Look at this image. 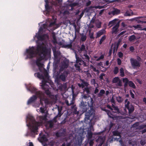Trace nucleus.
<instances>
[{"instance_id":"25","label":"nucleus","mask_w":146,"mask_h":146,"mask_svg":"<svg viewBox=\"0 0 146 146\" xmlns=\"http://www.w3.org/2000/svg\"><path fill=\"white\" fill-rule=\"evenodd\" d=\"M87 52H84L83 55V57H82V58L85 61L88 62L90 59V58L89 56L87 54Z\"/></svg>"},{"instance_id":"63","label":"nucleus","mask_w":146,"mask_h":146,"mask_svg":"<svg viewBox=\"0 0 146 146\" xmlns=\"http://www.w3.org/2000/svg\"><path fill=\"white\" fill-rule=\"evenodd\" d=\"M105 76V74L104 73H102L99 76V78L101 80L103 79V76Z\"/></svg>"},{"instance_id":"6","label":"nucleus","mask_w":146,"mask_h":146,"mask_svg":"<svg viewBox=\"0 0 146 146\" xmlns=\"http://www.w3.org/2000/svg\"><path fill=\"white\" fill-rule=\"evenodd\" d=\"M47 81H45L44 83L43 82L41 85L42 89L45 91V93L46 95L50 98L54 99V96L52 94L49 90V86L46 84Z\"/></svg>"},{"instance_id":"5","label":"nucleus","mask_w":146,"mask_h":146,"mask_svg":"<svg viewBox=\"0 0 146 146\" xmlns=\"http://www.w3.org/2000/svg\"><path fill=\"white\" fill-rule=\"evenodd\" d=\"M44 1L45 2V12H46L47 14H49L53 6H57L58 3L60 2H58L57 0H55V1H52L49 2L48 0H45Z\"/></svg>"},{"instance_id":"38","label":"nucleus","mask_w":146,"mask_h":146,"mask_svg":"<svg viewBox=\"0 0 146 146\" xmlns=\"http://www.w3.org/2000/svg\"><path fill=\"white\" fill-rule=\"evenodd\" d=\"M125 82L124 84V87H126L127 86L128 84V82L129 81L128 78H126L123 79V82H125Z\"/></svg>"},{"instance_id":"49","label":"nucleus","mask_w":146,"mask_h":146,"mask_svg":"<svg viewBox=\"0 0 146 146\" xmlns=\"http://www.w3.org/2000/svg\"><path fill=\"white\" fill-rule=\"evenodd\" d=\"M119 72L118 68L117 66H115L114 67L113 72L114 74H116Z\"/></svg>"},{"instance_id":"46","label":"nucleus","mask_w":146,"mask_h":146,"mask_svg":"<svg viewBox=\"0 0 146 146\" xmlns=\"http://www.w3.org/2000/svg\"><path fill=\"white\" fill-rule=\"evenodd\" d=\"M119 71L120 74V76L122 77L124 76L125 74L123 68H121L120 69Z\"/></svg>"},{"instance_id":"11","label":"nucleus","mask_w":146,"mask_h":146,"mask_svg":"<svg viewBox=\"0 0 146 146\" xmlns=\"http://www.w3.org/2000/svg\"><path fill=\"white\" fill-rule=\"evenodd\" d=\"M130 61L131 65L134 68L136 67H139L141 66V62L137 61L136 59L131 58L130 59Z\"/></svg>"},{"instance_id":"41","label":"nucleus","mask_w":146,"mask_h":146,"mask_svg":"<svg viewBox=\"0 0 146 146\" xmlns=\"http://www.w3.org/2000/svg\"><path fill=\"white\" fill-rule=\"evenodd\" d=\"M37 39L38 40H42L44 39V36L43 35H40L39 34H38L36 36Z\"/></svg>"},{"instance_id":"44","label":"nucleus","mask_w":146,"mask_h":146,"mask_svg":"<svg viewBox=\"0 0 146 146\" xmlns=\"http://www.w3.org/2000/svg\"><path fill=\"white\" fill-rule=\"evenodd\" d=\"M42 93L44 94L43 96H42L40 98H39L40 99V104L42 105L43 106V101H44V93L42 92Z\"/></svg>"},{"instance_id":"28","label":"nucleus","mask_w":146,"mask_h":146,"mask_svg":"<svg viewBox=\"0 0 146 146\" xmlns=\"http://www.w3.org/2000/svg\"><path fill=\"white\" fill-rule=\"evenodd\" d=\"M90 101H88V106L89 107H93L94 102L93 98L90 97Z\"/></svg>"},{"instance_id":"34","label":"nucleus","mask_w":146,"mask_h":146,"mask_svg":"<svg viewBox=\"0 0 146 146\" xmlns=\"http://www.w3.org/2000/svg\"><path fill=\"white\" fill-rule=\"evenodd\" d=\"M116 21L115 20H113L110 21L108 23V26H110V27H112L116 24Z\"/></svg>"},{"instance_id":"60","label":"nucleus","mask_w":146,"mask_h":146,"mask_svg":"<svg viewBox=\"0 0 146 146\" xmlns=\"http://www.w3.org/2000/svg\"><path fill=\"white\" fill-rule=\"evenodd\" d=\"M117 83V86H119L121 87L122 86V81L121 80H119Z\"/></svg>"},{"instance_id":"21","label":"nucleus","mask_w":146,"mask_h":146,"mask_svg":"<svg viewBox=\"0 0 146 146\" xmlns=\"http://www.w3.org/2000/svg\"><path fill=\"white\" fill-rule=\"evenodd\" d=\"M106 32L105 29H103L99 31L96 33V38H99L102 35L106 34Z\"/></svg>"},{"instance_id":"3","label":"nucleus","mask_w":146,"mask_h":146,"mask_svg":"<svg viewBox=\"0 0 146 146\" xmlns=\"http://www.w3.org/2000/svg\"><path fill=\"white\" fill-rule=\"evenodd\" d=\"M28 90L32 93L35 94V95H33L28 100L27 102V105H29L32 103L35 102L38 98H40L43 96L44 94L42 93V92L40 90L37 91V89L33 86H30L28 88Z\"/></svg>"},{"instance_id":"62","label":"nucleus","mask_w":146,"mask_h":146,"mask_svg":"<svg viewBox=\"0 0 146 146\" xmlns=\"http://www.w3.org/2000/svg\"><path fill=\"white\" fill-rule=\"evenodd\" d=\"M91 84L92 85H95L96 84V81L94 79H92L90 80Z\"/></svg>"},{"instance_id":"56","label":"nucleus","mask_w":146,"mask_h":146,"mask_svg":"<svg viewBox=\"0 0 146 146\" xmlns=\"http://www.w3.org/2000/svg\"><path fill=\"white\" fill-rule=\"evenodd\" d=\"M99 91V90L98 89V87H97L95 88L94 92V94H96Z\"/></svg>"},{"instance_id":"32","label":"nucleus","mask_w":146,"mask_h":146,"mask_svg":"<svg viewBox=\"0 0 146 146\" xmlns=\"http://www.w3.org/2000/svg\"><path fill=\"white\" fill-rule=\"evenodd\" d=\"M105 93V92L104 90L102 89L100 91L99 93L98 94L97 96L98 97H102L103 95Z\"/></svg>"},{"instance_id":"19","label":"nucleus","mask_w":146,"mask_h":146,"mask_svg":"<svg viewBox=\"0 0 146 146\" xmlns=\"http://www.w3.org/2000/svg\"><path fill=\"white\" fill-rule=\"evenodd\" d=\"M38 139L40 142L43 143H45L48 141L46 135H43L41 137H39Z\"/></svg>"},{"instance_id":"16","label":"nucleus","mask_w":146,"mask_h":146,"mask_svg":"<svg viewBox=\"0 0 146 146\" xmlns=\"http://www.w3.org/2000/svg\"><path fill=\"white\" fill-rule=\"evenodd\" d=\"M105 138L102 136H99L96 140V141L99 143L98 146H102L104 142Z\"/></svg>"},{"instance_id":"20","label":"nucleus","mask_w":146,"mask_h":146,"mask_svg":"<svg viewBox=\"0 0 146 146\" xmlns=\"http://www.w3.org/2000/svg\"><path fill=\"white\" fill-rule=\"evenodd\" d=\"M120 0H113L112 1H110L109 0H100V3L103 4H106V3H112L113 2H119Z\"/></svg>"},{"instance_id":"52","label":"nucleus","mask_w":146,"mask_h":146,"mask_svg":"<svg viewBox=\"0 0 146 146\" xmlns=\"http://www.w3.org/2000/svg\"><path fill=\"white\" fill-rule=\"evenodd\" d=\"M43 99L44 101L46 104L47 105L49 104V101L47 99L45 98L44 97Z\"/></svg>"},{"instance_id":"58","label":"nucleus","mask_w":146,"mask_h":146,"mask_svg":"<svg viewBox=\"0 0 146 146\" xmlns=\"http://www.w3.org/2000/svg\"><path fill=\"white\" fill-rule=\"evenodd\" d=\"M47 116L46 115H44V116H40V118L43 120H45L46 119Z\"/></svg>"},{"instance_id":"57","label":"nucleus","mask_w":146,"mask_h":146,"mask_svg":"<svg viewBox=\"0 0 146 146\" xmlns=\"http://www.w3.org/2000/svg\"><path fill=\"white\" fill-rule=\"evenodd\" d=\"M114 125H115L114 123H113L111 122L110 123L109 126V131H110L112 127Z\"/></svg>"},{"instance_id":"51","label":"nucleus","mask_w":146,"mask_h":146,"mask_svg":"<svg viewBox=\"0 0 146 146\" xmlns=\"http://www.w3.org/2000/svg\"><path fill=\"white\" fill-rule=\"evenodd\" d=\"M146 127V125L144 124L140 125L138 126V129H143L144 128Z\"/></svg>"},{"instance_id":"61","label":"nucleus","mask_w":146,"mask_h":146,"mask_svg":"<svg viewBox=\"0 0 146 146\" xmlns=\"http://www.w3.org/2000/svg\"><path fill=\"white\" fill-rule=\"evenodd\" d=\"M118 55L119 58H121L123 56V54L122 52H120L118 53Z\"/></svg>"},{"instance_id":"59","label":"nucleus","mask_w":146,"mask_h":146,"mask_svg":"<svg viewBox=\"0 0 146 146\" xmlns=\"http://www.w3.org/2000/svg\"><path fill=\"white\" fill-rule=\"evenodd\" d=\"M89 37L91 39H94V33H90L89 34Z\"/></svg>"},{"instance_id":"54","label":"nucleus","mask_w":146,"mask_h":146,"mask_svg":"<svg viewBox=\"0 0 146 146\" xmlns=\"http://www.w3.org/2000/svg\"><path fill=\"white\" fill-rule=\"evenodd\" d=\"M139 122H136L135 123H134V124H133L132 125V126L133 127L136 128L137 127H138L139 126Z\"/></svg>"},{"instance_id":"2","label":"nucleus","mask_w":146,"mask_h":146,"mask_svg":"<svg viewBox=\"0 0 146 146\" xmlns=\"http://www.w3.org/2000/svg\"><path fill=\"white\" fill-rule=\"evenodd\" d=\"M29 119V124L27 125L30 130V134L31 136L35 137V135L38 134V127L42 126V123L40 122L36 121L33 116H30Z\"/></svg>"},{"instance_id":"43","label":"nucleus","mask_w":146,"mask_h":146,"mask_svg":"<svg viewBox=\"0 0 146 146\" xmlns=\"http://www.w3.org/2000/svg\"><path fill=\"white\" fill-rule=\"evenodd\" d=\"M87 94H83L81 96V98L83 100V99L86 100L90 97Z\"/></svg>"},{"instance_id":"50","label":"nucleus","mask_w":146,"mask_h":146,"mask_svg":"<svg viewBox=\"0 0 146 146\" xmlns=\"http://www.w3.org/2000/svg\"><path fill=\"white\" fill-rule=\"evenodd\" d=\"M66 105L68 106H69L72 105H73L74 104V102L72 100L71 101V102L70 103H69V102L68 100H66Z\"/></svg>"},{"instance_id":"9","label":"nucleus","mask_w":146,"mask_h":146,"mask_svg":"<svg viewBox=\"0 0 146 146\" xmlns=\"http://www.w3.org/2000/svg\"><path fill=\"white\" fill-rule=\"evenodd\" d=\"M43 55V54H42ZM42 55L39 56L40 57L38 58L36 61V65L38 67L39 70L41 71V69L42 68H43L44 66V65L43 64L41 63L40 62L45 57L43 56V57L41 56Z\"/></svg>"},{"instance_id":"55","label":"nucleus","mask_w":146,"mask_h":146,"mask_svg":"<svg viewBox=\"0 0 146 146\" xmlns=\"http://www.w3.org/2000/svg\"><path fill=\"white\" fill-rule=\"evenodd\" d=\"M74 27L75 28V37H76V33L77 32L78 33H79L80 31V29H77L76 28V25H74Z\"/></svg>"},{"instance_id":"31","label":"nucleus","mask_w":146,"mask_h":146,"mask_svg":"<svg viewBox=\"0 0 146 146\" xmlns=\"http://www.w3.org/2000/svg\"><path fill=\"white\" fill-rule=\"evenodd\" d=\"M46 125L48 126L49 128H52L54 124L53 122L50 120L48 121Z\"/></svg>"},{"instance_id":"45","label":"nucleus","mask_w":146,"mask_h":146,"mask_svg":"<svg viewBox=\"0 0 146 146\" xmlns=\"http://www.w3.org/2000/svg\"><path fill=\"white\" fill-rule=\"evenodd\" d=\"M106 38V36L105 35H104L103 36L102 38H101L100 41H99V44L100 45L104 41Z\"/></svg>"},{"instance_id":"12","label":"nucleus","mask_w":146,"mask_h":146,"mask_svg":"<svg viewBox=\"0 0 146 146\" xmlns=\"http://www.w3.org/2000/svg\"><path fill=\"white\" fill-rule=\"evenodd\" d=\"M125 107L128 110V113L129 114L132 113L134 110V108L133 105H130V102L128 101L126 104H125Z\"/></svg>"},{"instance_id":"42","label":"nucleus","mask_w":146,"mask_h":146,"mask_svg":"<svg viewBox=\"0 0 146 146\" xmlns=\"http://www.w3.org/2000/svg\"><path fill=\"white\" fill-rule=\"evenodd\" d=\"M113 136H119V138H120L121 137L120 133L117 131H113Z\"/></svg>"},{"instance_id":"24","label":"nucleus","mask_w":146,"mask_h":146,"mask_svg":"<svg viewBox=\"0 0 146 146\" xmlns=\"http://www.w3.org/2000/svg\"><path fill=\"white\" fill-rule=\"evenodd\" d=\"M69 65V60H64L63 62L62 65V67H63L65 68H67Z\"/></svg>"},{"instance_id":"29","label":"nucleus","mask_w":146,"mask_h":146,"mask_svg":"<svg viewBox=\"0 0 146 146\" xmlns=\"http://www.w3.org/2000/svg\"><path fill=\"white\" fill-rule=\"evenodd\" d=\"M72 42H70L69 44H64L63 45L62 47L65 48H72Z\"/></svg>"},{"instance_id":"8","label":"nucleus","mask_w":146,"mask_h":146,"mask_svg":"<svg viewBox=\"0 0 146 146\" xmlns=\"http://www.w3.org/2000/svg\"><path fill=\"white\" fill-rule=\"evenodd\" d=\"M43 55V54H42ZM42 55L39 56L40 57L38 58L36 61V65L38 67L39 70L41 71V69L42 68H43L44 66V65L43 64L41 63L40 62L45 57L43 56V57L41 56Z\"/></svg>"},{"instance_id":"10","label":"nucleus","mask_w":146,"mask_h":146,"mask_svg":"<svg viewBox=\"0 0 146 146\" xmlns=\"http://www.w3.org/2000/svg\"><path fill=\"white\" fill-rule=\"evenodd\" d=\"M43 55V54H42ZM42 55L39 56L40 57L38 58L36 61V65L38 67L39 70L41 71V69L42 68H43L44 66V65L43 64L41 63L40 62L45 57L43 56V57L41 56Z\"/></svg>"},{"instance_id":"35","label":"nucleus","mask_w":146,"mask_h":146,"mask_svg":"<svg viewBox=\"0 0 146 146\" xmlns=\"http://www.w3.org/2000/svg\"><path fill=\"white\" fill-rule=\"evenodd\" d=\"M136 39V37L134 35H132L129 36V40L130 42H132Z\"/></svg>"},{"instance_id":"7","label":"nucleus","mask_w":146,"mask_h":146,"mask_svg":"<svg viewBox=\"0 0 146 146\" xmlns=\"http://www.w3.org/2000/svg\"><path fill=\"white\" fill-rule=\"evenodd\" d=\"M80 111L82 112H86L88 108V106L86 102H84L82 100L79 104Z\"/></svg>"},{"instance_id":"23","label":"nucleus","mask_w":146,"mask_h":146,"mask_svg":"<svg viewBox=\"0 0 146 146\" xmlns=\"http://www.w3.org/2000/svg\"><path fill=\"white\" fill-rule=\"evenodd\" d=\"M78 50L80 53H81L82 51H84V52H87L86 50L85 46L83 44L81 45V47L78 48Z\"/></svg>"},{"instance_id":"36","label":"nucleus","mask_w":146,"mask_h":146,"mask_svg":"<svg viewBox=\"0 0 146 146\" xmlns=\"http://www.w3.org/2000/svg\"><path fill=\"white\" fill-rule=\"evenodd\" d=\"M101 24L102 22L99 21L95 23L96 26L98 28H100L101 27Z\"/></svg>"},{"instance_id":"47","label":"nucleus","mask_w":146,"mask_h":146,"mask_svg":"<svg viewBox=\"0 0 146 146\" xmlns=\"http://www.w3.org/2000/svg\"><path fill=\"white\" fill-rule=\"evenodd\" d=\"M120 80L119 78L118 77H115L113 78L112 82L113 83H116L117 82Z\"/></svg>"},{"instance_id":"1","label":"nucleus","mask_w":146,"mask_h":146,"mask_svg":"<svg viewBox=\"0 0 146 146\" xmlns=\"http://www.w3.org/2000/svg\"><path fill=\"white\" fill-rule=\"evenodd\" d=\"M26 52L27 54V56L29 58H32L35 57L37 54L39 56L43 54L44 56H45L48 52L46 47L40 44L37 45L36 51L34 46H30L28 49H26Z\"/></svg>"},{"instance_id":"13","label":"nucleus","mask_w":146,"mask_h":146,"mask_svg":"<svg viewBox=\"0 0 146 146\" xmlns=\"http://www.w3.org/2000/svg\"><path fill=\"white\" fill-rule=\"evenodd\" d=\"M68 74V71H64L60 74L59 76V78L62 81L64 82L66 81V78L67 77Z\"/></svg>"},{"instance_id":"64","label":"nucleus","mask_w":146,"mask_h":146,"mask_svg":"<svg viewBox=\"0 0 146 146\" xmlns=\"http://www.w3.org/2000/svg\"><path fill=\"white\" fill-rule=\"evenodd\" d=\"M78 63L75 64L74 65L75 68L78 70H79L80 69V66L78 64Z\"/></svg>"},{"instance_id":"27","label":"nucleus","mask_w":146,"mask_h":146,"mask_svg":"<svg viewBox=\"0 0 146 146\" xmlns=\"http://www.w3.org/2000/svg\"><path fill=\"white\" fill-rule=\"evenodd\" d=\"M93 133L91 130L88 131L87 133V137L88 141H89L92 137Z\"/></svg>"},{"instance_id":"40","label":"nucleus","mask_w":146,"mask_h":146,"mask_svg":"<svg viewBox=\"0 0 146 146\" xmlns=\"http://www.w3.org/2000/svg\"><path fill=\"white\" fill-rule=\"evenodd\" d=\"M116 99L117 101L119 103H121L123 101V99L121 97L119 96L116 97Z\"/></svg>"},{"instance_id":"33","label":"nucleus","mask_w":146,"mask_h":146,"mask_svg":"<svg viewBox=\"0 0 146 146\" xmlns=\"http://www.w3.org/2000/svg\"><path fill=\"white\" fill-rule=\"evenodd\" d=\"M129 86L133 89L136 88V86L131 81H129L128 82Z\"/></svg>"},{"instance_id":"15","label":"nucleus","mask_w":146,"mask_h":146,"mask_svg":"<svg viewBox=\"0 0 146 146\" xmlns=\"http://www.w3.org/2000/svg\"><path fill=\"white\" fill-rule=\"evenodd\" d=\"M75 56L76 59V63H79L80 65H81V63H83L84 66H86V64L83 60H82L81 58H80L79 56L77 55L76 52H75Z\"/></svg>"},{"instance_id":"48","label":"nucleus","mask_w":146,"mask_h":146,"mask_svg":"<svg viewBox=\"0 0 146 146\" xmlns=\"http://www.w3.org/2000/svg\"><path fill=\"white\" fill-rule=\"evenodd\" d=\"M52 37L53 39V42L54 44H57V39L56 37L54 34L52 36Z\"/></svg>"},{"instance_id":"26","label":"nucleus","mask_w":146,"mask_h":146,"mask_svg":"<svg viewBox=\"0 0 146 146\" xmlns=\"http://www.w3.org/2000/svg\"><path fill=\"white\" fill-rule=\"evenodd\" d=\"M74 110L73 113L75 114H78L79 113V112L77 111V108L75 105H73L71 107Z\"/></svg>"},{"instance_id":"39","label":"nucleus","mask_w":146,"mask_h":146,"mask_svg":"<svg viewBox=\"0 0 146 146\" xmlns=\"http://www.w3.org/2000/svg\"><path fill=\"white\" fill-rule=\"evenodd\" d=\"M111 106L113 108V110L115 111L114 112V113L118 112L119 111V109L117 106H116L113 104H112Z\"/></svg>"},{"instance_id":"17","label":"nucleus","mask_w":146,"mask_h":146,"mask_svg":"<svg viewBox=\"0 0 146 146\" xmlns=\"http://www.w3.org/2000/svg\"><path fill=\"white\" fill-rule=\"evenodd\" d=\"M67 88V83H66L62 84H58V89L60 91L65 90Z\"/></svg>"},{"instance_id":"4","label":"nucleus","mask_w":146,"mask_h":146,"mask_svg":"<svg viewBox=\"0 0 146 146\" xmlns=\"http://www.w3.org/2000/svg\"><path fill=\"white\" fill-rule=\"evenodd\" d=\"M80 80L82 82L81 84L78 83V85L80 88L83 89V90L84 93H86L87 95H89L91 94V86H88L89 84L88 83L85 81L84 80L81 79Z\"/></svg>"},{"instance_id":"22","label":"nucleus","mask_w":146,"mask_h":146,"mask_svg":"<svg viewBox=\"0 0 146 146\" xmlns=\"http://www.w3.org/2000/svg\"><path fill=\"white\" fill-rule=\"evenodd\" d=\"M34 75L35 76H36L38 78L40 79H42V82L41 83V84L43 82L44 83L45 81H46L44 79V77L43 76L42 74H40L39 72L35 73V74Z\"/></svg>"},{"instance_id":"30","label":"nucleus","mask_w":146,"mask_h":146,"mask_svg":"<svg viewBox=\"0 0 146 146\" xmlns=\"http://www.w3.org/2000/svg\"><path fill=\"white\" fill-rule=\"evenodd\" d=\"M120 13V11L119 10L117 9H114L112 12V13L113 15L119 14Z\"/></svg>"},{"instance_id":"37","label":"nucleus","mask_w":146,"mask_h":146,"mask_svg":"<svg viewBox=\"0 0 146 146\" xmlns=\"http://www.w3.org/2000/svg\"><path fill=\"white\" fill-rule=\"evenodd\" d=\"M87 37L86 35H84L82 34L81 35L80 40L82 42L85 41Z\"/></svg>"},{"instance_id":"53","label":"nucleus","mask_w":146,"mask_h":146,"mask_svg":"<svg viewBox=\"0 0 146 146\" xmlns=\"http://www.w3.org/2000/svg\"><path fill=\"white\" fill-rule=\"evenodd\" d=\"M93 139H90L89 141H88L89 142V143L90 146H93L94 142L93 141Z\"/></svg>"},{"instance_id":"18","label":"nucleus","mask_w":146,"mask_h":146,"mask_svg":"<svg viewBox=\"0 0 146 146\" xmlns=\"http://www.w3.org/2000/svg\"><path fill=\"white\" fill-rule=\"evenodd\" d=\"M66 133V130L64 129L62 130H60L59 132L56 133V135L57 137H64L65 136Z\"/></svg>"},{"instance_id":"14","label":"nucleus","mask_w":146,"mask_h":146,"mask_svg":"<svg viewBox=\"0 0 146 146\" xmlns=\"http://www.w3.org/2000/svg\"><path fill=\"white\" fill-rule=\"evenodd\" d=\"M119 26V22H117L112 28L111 33L113 34H116L117 33L118 30V29Z\"/></svg>"}]
</instances>
